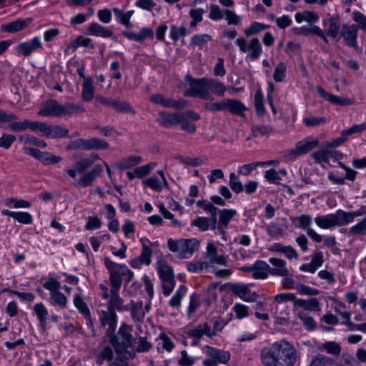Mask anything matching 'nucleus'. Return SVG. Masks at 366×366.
Listing matches in <instances>:
<instances>
[{"mask_svg":"<svg viewBox=\"0 0 366 366\" xmlns=\"http://www.w3.org/2000/svg\"><path fill=\"white\" fill-rule=\"evenodd\" d=\"M102 294L101 296L103 299L107 300L109 298L107 302V308L115 311H124L127 310L128 307L124 305V300L119 296V291H109L107 286L100 285L99 286Z\"/></svg>","mask_w":366,"mask_h":366,"instance_id":"nucleus-10","label":"nucleus"},{"mask_svg":"<svg viewBox=\"0 0 366 366\" xmlns=\"http://www.w3.org/2000/svg\"><path fill=\"white\" fill-rule=\"evenodd\" d=\"M20 140L25 144H33L41 148H45L47 146V144L44 140H41L33 136H21L20 137Z\"/></svg>","mask_w":366,"mask_h":366,"instance_id":"nucleus-54","label":"nucleus"},{"mask_svg":"<svg viewBox=\"0 0 366 366\" xmlns=\"http://www.w3.org/2000/svg\"><path fill=\"white\" fill-rule=\"evenodd\" d=\"M187 34V29L184 26L177 27L174 25L171 26L170 37L174 41H177L182 36Z\"/></svg>","mask_w":366,"mask_h":366,"instance_id":"nucleus-58","label":"nucleus"},{"mask_svg":"<svg viewBox=\"0 0 366 366\" xmlns=\"http://www.w3.org/2000/svg\"><path fill=\"white\" fill-rule=\"evenodd\" d=\"M182 116L181 112L172 113L160 111L158 112L157 121L162 127H172L179 124V118Z\"/></svg>","mask_w":366,"mask_h":366,"instance_id":"nucleus-23","label":"nucleus"},{"mask_svg":"<svg viewBox=\"0 0 366 366\" xmlns=\"http://www.w3.org/2000/svg\"><path fill=\"white\" fill-rule=\"evenodd\" d=\"M204 108L212 112L224 111L226 110V99L215 102L213 100H209L204 104Z\"/></svg>","mask_w":366,"mask_h":366,"instance_id":"nucleus-46","label":"nucleus"},{"mask_svg":"<svg viewBox=\"0 0 366 366\" xmlns=\"http://www.w3.org/2000/svg\"><path fill=\"white\" fill-rule=\"evenodd\" d=\"M219 211V220L225 227L227 226L231 219L236 215L237 212L234 209H224Z\"/></svg>","mask_w":366,"mask_h":366,"instance_id":"nucleus-55","label":"nucleus"},{"mask_svg":"<svg viewBox=\"0 0 366 366\" xmlns=\"http://www.w3.org/2000/svg\"><path fill=\"white\" fill-rule=\"evenodd\" d=\"M157 269L162 282L175 280L172 267L165 261H158L157 263Z\"/></svg>","mask_w":366,"mask_h":366,"instance_id":"nucleus-30","label":"nucleus"},{"mask_svg":"<svg viewBox=\"0 0 366 366\" xmlns=\"http://www.w3.org/2000/svg\"><path fill=\"white\" fill-rule=\"evenodd\" d=\"M27 26L26 20L17 19L2 26V29L6 32H16Z\"/></svg>","mask_w":366,"mask_h":366,"instance_id":"nucleus-41","label":"nucleus"},{"mask_svg":"<svg viewBox=\"0 0 366 366\" xmlns=\"http://www.w3.org/2000/svg\"><path fill=\"white\" fill-rule=\"evenodd\" d=\"M34 310L37 315L39 322L42 327H44L46 323V318L48 316V310L43 303L40 302L36 304L34 307Z\"/></svg>","mask_w":366,"mask_h":366,"instance_id":"nucleus-43","label":"nucleus"},{"mask_svg":"<svg viewBox=\"0 0 366 366\" xmlns=\"http://www.w3.org/2000/svg\"><path fill=\"white\" fill-rule=\"evenodd\" d=\"M207 357L203 361L204 366H217L219 364H227L230 360V352L225 350L206 345L204 347Z\"/></svg>","mask_w":366,"mask_h":366,"instance_id":"nucleus-8","label":"nucleus"},{"mask_svg":"<svg viewBox=\"0 0 366 366\" xmlns=\"http://www.w3.org/2000/svg\"><path fill=\"white\" fill-rule=\"evenodd\" d=\"M312 157L318 163H327L330 159L336 161L342 159V154L331 148L324 147L322 149L313 152Z\"/></svg>","mask_w":366,"mask_h":366,"instance_id":"nucleus-19","label":"nucleus"},{"mask_svg":"<svg viewBox=\"0 0 366 366\" xmlns=\"http://www.w3.org/2000/svg\"><path fill=\"white\" fill-rule=\"evenodd\" d=\"M142 162V158L140 156H129L124 159L120 164L122 169H126L133 167Z\"/></svg>","mask_w":366,"mask_h":366,"instance_id":"nucleus-51","label":"nucleus"},{"mask_svg":"<svg viewBox=\"0 0 366 366\" xmlns=\"http://www.w3.org/2000/svg\"><path fill=\"white\" fill-rule=\"evenodd\" d=\"M309 366H332V360L325 355H317L312 357Z\"/></svg>","mask_w":366,"mask_h":366,"instance_id":"nucleus-44","label":"nucleus"},{"mask_svg":"<svg viewBox=\"0 0 366 366\" xmlns=\"http://www.w3.org/2000/svg\"><path fill=\"white\" fill-rule=\"evenodd\" d=\"M319 141L317 139L307 138L297 143L296 147L289 152L290 157L300 156L307 154L317 147Z\"/></svg>","mask_w":366,"mask_h":366,"instance_id":"nucleus-21","label":"nucleus"},{"mask_svg":"<svg viewBox=\"0 0 366 366\" xmlns=\"http://www.w3.org/2000/svg\"><path fill=\"white\" fill-rule=\"evenodd\" d=\"M358 27L355 24H344L341 28L340 37L343 38L347 46L358 49Z\"/></svg>","mask_w":366,"mask_h":366,"instance_id":"nucleus-15","label":"nucleus"},{"mask_svg":"<svg viewBox=\"0 0 366 366\" xmlns=\"http://www.w3.org/2000/svg\"><path fill=\"white\" fill-rule=\"evenodd\" d=\"M202 258L209 264V270H212L215 264L227 266L228 262V256L225 255L223 251L219 252L217 247L212 242H207Z\"/></svg>","mask_w":366,"mask_h":366,"instance_id":"nucleus-7","label":"nucleus"},{"mask_svg":"<svg viewBox=\"0 0 366 366\" xmlns=\"http://www.w3.org/2000/svg\"><path fill=\"white\" fill-rule=\"evenodd\" d=\"M29 129L39 133L42 137L51 139L65 137L69 134V129L59 125H48L41 122H31Z\"/></svg>","mask_w":366,"mask_h":366,"instance_id":"nucleus-5","label":"nucleus"},{"mask_svg":"<svg viewBox=\"0 0 366 366\" xmlns=\"http://www.w3.org/2000/svg\"><path fill=\"white\" fill-rule=\"evenodd\" d=\"M50 296L54 302V304L58 305L61 307H66L67 299L62 292H59V290L51 293Z\"/></svg>","mask_w":366,"mask_h":366,"instance_id":"nucleus-64","label":"nucleus"},{"mask_svg":"<svg viewBox=\"0 0 366 366\" xmlns=\"http://www.w3.org/2000/svg\"><path fill=\"white\" fill-rule=\"evenodd\" d=\"M269 28L268 25L264 24L260 22H252L250 26L245 29L244 32L247 36H250L257 34Z\"/></svg>","mask_w":366,"mask_h":366,"instance_id":"nucleus-42","label":"nucleus"},{"mask_svg":"<svg viewBox=\"0 0 366 366\" xmlns=\"http://www.w3.org/2000/svg\"><path fill=\"white\" fill-rule=\"evenodd\" d=\"M23 151L25 154L38 159L44 165L56 164L62 160V157L61 156H56L54 154L48 152H42L33 147L24 146L23 147Z\"/></svg>","mask_w":366,"mask_h":366,"instance_id":"nucleus-11","label":"nucleus"},{"mask_svg":"<svg viewBox=\"0 0 366 366\" xmlns=\"http://www.w3.org/2000/svg\"><path fill=\"white\" fill-rule=\"evenodd\" d=\"M317 92L324 99L330 102L335 105L349 106L354 104V101L347 97L335 96L327 93L322 86H317Z\"/></svg>","mask_w":366,"mask_h":366,"instance_id":"nucleus-25","label":"nucleus"},{"mask_svg":"<svg viewBox=\"0 0 366 366\" xmlns=\"http://www.w3.org/2000/svg\"><path fill=\"white\" fill-rule=\"evenodd\" d=\"M16 119H18V117L15 114L0 110V122L9 123V130L16 132H21L29 129V120L25 119L22 122H14V120Z\"/></svg>","mask_w":366,"mask_h":366,"instance_id":"nucleus-13","label":"nucleus"},{"mask_svg":"<svg viewBox=\"0 0 366 366\" xmlns=\"http://www.w3.org/2000/svg\"><path fill=\"white\" fill-rule=\"evenodd\" d=\"M140 242L142 244V250L138 258L133 259L130 261V265L134 268H140L142 264L149 266L151 262L152 249L148 245L149 240L147 238H142Z\"/></svg>","mask_w":366,"mask_h":366,"instance_id":"nucleus-14","label":"nucleus"},{"mask_svg":"<svg viewBox=\"0 0 366 366\" xmlns=\"http://www.w3.org/2000/svg\"><path fill=\"white\" fill-rule=\"evenodd\" d=\"M229 186L232 191L236 193H239L244 190V186L233 172L229 174Z\"/></svg>","mask_w":366,"mask_h":366,"instance_id":"nucleus-62","label":"nucleus"},{"mask_svg":"<svg viewBox=\"0 0 366 366\" xmlns=\"http://www.w3.org/2000/svg\"><path fill=\"white\" fill-rule=\"evenodd\" d=\"M235 44L241 52L247 54V58L250 61L259 59L262 53V44L257 37L252 38L249 42L244 37H238Z\"/></svg>","mask_w":366,"mask_h":366,"instance_id":"nucleus-6","label":"nucleus"},{"mask_svg":"<svg viewBox=\"0 0 366 366\" xmlns=\"http://www.w3.org/2000/svg\"><path fill=\"white\" fill-rule=\"evenodd\" d=\"M108 147V142L103 139L95 137L89 139V150L105 149Z\"/></svg>","mask_w":366,"mask_h":366,"instance_id":"nucleus-53","label":"nucleus"},{"mask_svg":"<svg viewBox=\"0 0 366 366\" xmlns=\"http://www.w3.org/2000/svg\"><path fill=\"white\" fill-rule=\"evenodd\" d=\"M4 204L6 206L13 204L14 208H29L31 205V203L28 201L14 198L6 199L4 200Z\"/></svg>","mask_w":366,"mask_h":366,"instance_id":"nucleus-57","label":"nucleus"},{"mask_svg":"<svg viewBox=\"0 0 366 366\" xmlns=\"http://www.w3.org/2000/svg\"><path fill=\"white\" fill-rule=\"evenodd\" d=\"M352 19L357 24H355L358 29L366 32V15L360 11L352 12Z\"/></svg>","mask_w":366,"mask_h":366,"instance_id":"nucleus-49","label":"nucleus"},{"mask_svg":"<svg viewBox=\"0 0 366 366\" xmlns=\"http://www.w3.org/2000/svg\"><path fill=\"white\" fill-rule=\"evenodd\" d=\"M187 291V287L184 285H181L169 300V305L172 307H179L181 305V301L182 298L186 295Z\"/></svg>","mask_w":366,"mask_h":366,"instance_id":"nucleus-40","label":"nucleus"},{"mask_svg":"<svg viewBox=\"0 0 366 366\" xmlns=\"http://www.w3.org/2000/svg\"><path fill=\"white\" fill-rule=\"evenodd\" d=\"M312 218L311 215L302 214L293 219V222L295 224L296 227L307 229V228H310V226L312 224Z\"/></svg>","mask_w":366,"mask_h":366,"instance_id":"nucleus-47","label":"nucleus"},{"mask_svg":"<svg viewBox=\"0 0 366 366\" xmlns=\"http://www.w3.org/2000/svg\"><path fill=\"white\" fill-rule=\"evenodd\" d=\"M150 100L157 104H160L164 107L166 108H170L171 107V103H172V99L170 98H165L162 95L159 94H154L150 97Z\"/></svg>","mask_w":366,"mask_h":366,"instance_id":"nucleus-59","label":"nucleus"},{"mask_svg":"<svg viewBox=\"0 0 366 366\" xmlns=\"http://www.w3.org/2000/svg\"><path fill=\"white\" fill-rule=\"evenodd\" d=\"M209 267V264L203 258L201 260L189 262L187 264V269L191 272H210Z\"/></svg>","mask_w":366,"mask_h":366,"instance_id":"nucleus-37","label":"nucleus"},{"mask_svg":"<svg viewBox=\"0 0 366 366\" xmlns=\"http://www.w3.org/2000/svg\"><path fill=\"white\" fill-rule=\"evenodd\" d=\"M348 233L354 236H365L366 235V217L363 218L357 224L352 226Z\"/></svg>","mask_w":366,"mask_h":366,"instance_id":"nucleus-45","label":"nucleus"},{"mask_svg":"<svg viewBox=\"0 0 366 366\" xmlns=\"http://www.w3.org/2000/svg\"><path fill=\"white\" fill-rule=\"evenodd\" d=\"M131 312L133 319L135 321L141 322L143 320L144 315H145V311L143 310V304L142 302L135 303L134 301H132L131 303Z\"/></svg>","mask_w":366,"mask_h":366,"instance_id":"nucleus-38","label":"nucleus"},{"mask_svg":"<svg viewBox=\"0 0 366 366\" xmlns=\"http://www.w3.org/2000/svg\"><path fill=\"white\" fill-rule=\"evenodd\" d=\"M322 25L326 28L325 32L326 36L333 39L338 37L340 29V21L339 16H332L322 21Z\"/></svg>","mask_w":366,"mask_h":366,"instance_id":"nucleus-24","label":"nucleus"},{"mask_svg":"<svg viewBox=\"0 0 366 366\" xmlns=\"http://www.w3.org/2000/svg\"><path fill=\"white\" fill-rule=\"evenodd\" d=\"M94 164L92 156L84 158L74 164L72 168H69L64 171V173L72 179H76L77 174L84 173L89 167Z\"/></svg>","mask_w":366,"mask_h":366,"instance_id":"nucleus-22","label":"nucleus"},{"mask_svg":"<svg viewBox=\"0 0 366 366\" xmlns=\"http://www.w3.org/2000/svg\"><path fill=\"white\" fill-rule=\"evenodd\" d=\"M159 342L158 343L157 350L161 351V349L170 352L174 347V343L172 340L164 333L159 335Z\"/></svg>","mask_w":366,"mask_h":366,"instance_id":"nucleus-48","label":"nucleus"},{"mask_svg":"<svg viewBox=\"0 0 366 366\" xmlns=\"http://www.w3.org/2000/svg\"><path fill=\"white\" fill-rule=\"evenodd\" d=\"M230 291L245 302H256L259 295L243 284H232L229 287Z\"/></svg>","mask_w":366,"mask_h":366,"instance_id":"nucleus-17","label":"nucleus"},{"mask_svg":"<svg viewBox=\"0 0 366 366\" xmlns=\"http://www.w3.org/2000/svg\"><path fill=\"white\" fill-rule=\"evenodd\" d=\"M182 115L179 119V122L182 129L189 133L193 134L197 130L196 125L193 122H196L200 119V115L194 111L188 110L181 112Z\"/></svg>","mask_w":366,"mask_h":366,"instance_id":"nucleus-16","label":"nucleus"},{"mask_svg":"<svg viewBox=\"0 0 366 366\" xmlns=\"http://www.w3.org/2000/svg\"><path fill=\"white\" fill-rule=\"evenodd\" d=\"M316 224L321 229H328L335 227L334 214L317 215L315 218Z\"/></svg>","mask_w":366,"mask_h":366,"instance_id":"nucleus-34","label":"nucleus"},{"mask_svg":"<svg viewBox=\"0 0 366 366\" xmlns=\"http://www.w3.org/2000/svg\"><path fill=\"white\" fill-rule=\"evenodd\" d=\"M295 305L307 311L320 310V302L317 298H310L309 300L296 299Z\"/></svg>","mask_w":366,"mask_h":366,"instance_id":"nucleus-33","label":"nucleus"},{"mask_svg":"<svg viewBox=\"0 0 366 366\" xmlns=\"http://www.w3.org/2000/svg\"><path fill=\"white\" fill-rule=\"evenodd\" d=\"M104 264L109 273L110 291H119L124 278V273L122 272L119 264L108 257L104 258Z\"/></svg>","mask_w":366,"mask_h":366,"instance_id":"nucleus-9","label":"nucleus"},{"mask_svg":"<svg viewBox=\"0 0 366 366\" xmlns=\"http://www.w3.org/2000/svg\"><path fill=\"white\" fill-rule=\"evenodd\" d=\"M157 164L156 162H151L136 168L134 169V174L137 176V178H142L148 175L151 171L156 167Z\"/></svg>","mask_w":366,"mask_h":366,"instance_id":"nucleus-52","label":"nucleus"},{"mask_svg":"<svg viewBox=\"0 0 366 366\" xmlns=\"http://www.w3.org/2000/svg\"><path fill=\"white\" fill-rule=\"evenodd\" d=\"M99 320L101 326L108 325V332H113L116 328L117 314L115 311L107 308L106 311L102 310L99 313Z\"/></svg>","mask_w":366,"mask_h":366,"instance_id":"nucleus-28","label":"nucleus"},{"mask_svg":"<svg viewBox=\"0 0 366 366\" xmlns=\"http://www.w3.org/2000/svg\"><path fill=\"white\" fill-rule=\"evenodd\" d=\"M186 336L192 340L191 345L197 346L199 345L200 340L203 335L208 337H212L216 335V333L211 331L210 326L208 323L199 324L195 327L188 328L185 331Z\"/></svg>","mask_w":366,"mask_h":366,"instance_id":"nucleus-12","label":"nucleus"},{"mask_svg":"<svg viewBox=\"0 0 366 366\" xmlns=\"http://www.w3.org/2000/svg\"><path fill=\"white\" fill-rule=\"evenodd\" d=\"M114 14L116 17V19L123 25L127 26V28L132 27V24L130 23V19L127 16L126 13H124L119 8H114L113 9Z\"/></svg>","mask_w":366,"mask_h":366,"instance_id":"nucleus-56","label":"nucleus"},{"mask_svg":"<svg viewBox=\"0 0 366 366\" xmlns=\"http://www.w3.org/2000/svg\"><path fill=\"white\" fill-rule=\"evenodd\" d=\"M209 91L219 97H222L226 92V86L216 79H208V92Z\"/></svg>","mask_w":366,"mask_h":366,"instance_id":"nucleus-36","label":"nucleus"},{"mask_svg":"<svg viewBox=\"0 0 366 366\" xmlns=\"http://www.w3.org/2000/svg\"><path fill=\"white\" fill-rule=\"evenodd\" d=\"M334 214L335 227L347 225L353 222L350 212L339 209Z\"/></svg>","mask_w":366,"mask_h":366,"instance_id":"nucleus-35","label":"nucleus"},{"mask_svg":"<svg viewBox=\"0 0 366 366\" xmlns=\"http://www.w3.org/2000/svg\"><path fill=\"white\" fill-rule=\"evenodd\" d=\"M102 172L103 167L101 164H96L91 171L84 174L82 177L76 180L75 186L80 187L91 186Z\"/></svg>","mask_w":366,"mask_h":366,"instance_id":"nucleus-20","label":"nucleus"},{"mask_svg":"<svg viewBox=\"0 0 366 366\" xmlns=\"http://www.w3.org/2000/svg\"><path fill=\"white\" fill-rule=\"evenodd\" d=\"M295 360V349L285 341L274 343L261 352V362L264 366H293Z\"/></svg>","mask_w":366,"mask_h":366,"instance_id":"nucleus-1","label":"nucleus"},{"mask_svg":"<svg viewBox=\"0 0 366 366\" xmlns=\"http://www.w3.org/2000/svg\"><path fill=\"white\" fill-rule=\"evenodd\" d=\"M41 47L42 44L40 38L35 36L31 40L19 44L16 46V50L19 54L27 57Z\"/></svg>","mask_w":366,"mask_h":366,"instance_id":"nucleus-18","label":"nucleus"},{"mask_svg":"<svg viewBox=\"0 0 366 366\" xmlns=\"http://www.w3.org/2000/svg\"><path fill=\"white\" fill-rule=\"evenodd\" d=\"M264 178L270 183L280 184L282 177L279 175V172L274 169L265 171Z\"/></svg>","mask_w":366,"mask_h":366,"instance_id":"nucleus-61","label":"nucleus"},{"mask_svg":"<svg viewBox=\"0 0 366 366\" xmlns=\"http://www.w3.org/2000/svg\"><path fill=\"white\" fill-rule=\"evenodd\" d=\"M269 262L274 266L269 269V273L274 276H287L290 274V270L287 267V263L285 260L279 258L271 257Z\"/></svg>","mask_w":366,"mask_h":366,"instance_id":"nucleus-27","label":"nucleus"},{"mask_svg":"<svg viewBox=\"0 0 366 366\" xmlns=\"http://www.w3.org/2000/svg\"><path fill=\"white\" fill-rule=\"evenodd\" d=\"M186 78L189 83V88L184 91V96L214 100L213 96L208 92V78L193 79L188 75Z\"/></svg>","mask_w":366,"mask_h":366,"instance_id":"nucleus-4","label":"nucleus"},{"mask_svg":"<svg viewBox=\"0 0 366 366\" xmlns=\"http://www.w3.org/2000/svg\"><path fill=\"white\" fill-rule=\"evenodd\" d=\"M143 184L154 191L160 192L164 187L163 182H159L157 177H152L143 182Z\"/></svg>","mask_w":366,"mask_h":366,"instance_id":"nucleus-60","label":"nucleus"},{"mask_svg":"<svg viewBox=\"0 0 366 366\" xmlns=\"http://www.w3.org/2000/svg\"><path fill=\"white\" fill-rule=\"evenodd\" d=\"M247 108L242 102L237 99H226V110L230 113L244 117Z\"/></svg>","mask_w":366,"mask_h":366,"instance_id":"nucleus-31","label":"nucleus"},{"mask_svg":"<svg viewBox=\"0 0 366 366\" xmlns=\"http://www.w3.org/2000/svg\"><path fill=\"white\" fill-rule=\"evenodd\" d=\"M95 88L92 77L84 78L82 84L81 97L85 102H90L94 98Z\"/></svg>","mask_w":366,"mask_h":366,"instance_id":"nucleus-32","label":"nucleus"},{"mask_svg":"<svg viewBox=\"0 0 366 366\" xmlns=\"http://www.w3.org/2000/svg\"><path fill=\"white\" fill-rule=\"evenodd\" d=\"M167 245L169 250L176 252L181 258H189L197 250L199 242L196 239H169Z\"/></svg>","mask_w":366,"mask_h":366,"instance_id":"nucleus-3","label":"nucleus"},{"mask_svg":"<svg viewBox=\"0 0 366 366\" xmlns=\"http://www.w3.org/2000/svg\"><path fill=\"white\" fill-rule=\"evenodd\" d=\"M273 129L269 125L257 124L251 127L252 137L268 135L273 133Z\"/></svg>","mask_w":366,"mask_h":366,"instance_id":"nucleus-39","label":"nucleus"},{"mask_svg":"<svg viewBox=\"0 0 366 366\" xmlns=\"http://www.w3.org/2000/svg\"><path fill=\"white\" fill-rule=\"evenodd\" d=\"M38 114L43 117H59L62 114V105L55 100H49L38 112Z\"/></svg>","mask_w":366,"mask_h":366,"instance_id":"nucleus-26","label":"nucleus"},{"mask_svg":"<svg viewBox=\"0 0 366 366\" xmlns=\"http://www.w3.org/2000/svg\"><path fill=\"white\" fill-rule=\"evenodd\" d=\"M132 336L127 328L121 327L117 336L111 338V342L115 349L118 357L121 360L129 359L132 353L128 350L132 345Z\"/></svg>","mask_w":366,"mask_h":366,"instance_id":"nucleus-2","label":"nucleus"},{"mask_svg":"<svg viewBox=\"0 0 366 366\" xmlns=\"http://www.w3.org/2000/svg\"><path fill=\"white\" fill-rule=\"evenodd\" d=\"M113 108L119 112L129 113L133 115L135 114L134 110L127 102L115 99Z\"/></svg>","mask_w":366,"mask_h":366,"instance_id":"nucleus-50","label":"nucleus"},{"mask_svg":"<svg viewBox=\"0 0 366 366\" xmlns=\"http://www.w3.org/2000/svg\"><path fill=\"white\" fill-rule=\"evenodd\" d=\"M210 13L209 17L210 19L214 21H217L222 19L224 18V11L221 9V8L216 4H210L209 5Z\"/></svg>","mask_w":366,"mask_h":366,"instance_id":"nucleus-63","label":"nucleus"},{"mask_svg":"<svg viewBox=\"0 0 366 366\" xmlns=\"http://www.w3.org/2000/svg\"><path fill=\"white\" fill-rule=\"evenodd\" d=\"M85 34L86 35L96 36L102 38H109L113 35L112 30L97 22L90 24L86 28Z\"/></svg>","mask_w":366,"mask_h":366,"instance_id":"nucleus-29","label":"nucleus"}]
</instances>
